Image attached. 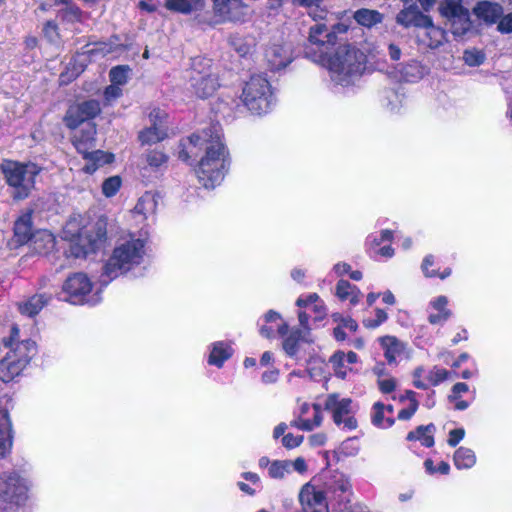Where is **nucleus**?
<instances>
[{
	"instance_id": "69168bd1",
	"label": "nucleus",
	"mask_w": 512,
	"mask_h": 512,
	"mask_svg": "<svg viewBox=\"0 0 512 512\" xmlns=\"http://www.w3.org/2000/svg\"><path fill=\"white\" fill-rule=\"evenodd\" d=\"M497 29L501 33L512 32V13H509L502 18L500 17Z\"/></svg>"
},
{
	"instance_id": "ddd939ff",
	"label": "nucleus",
	"mask_w": 512,
	"mask_h": 512,
	"mask_svg": "<svg viewBox=\"0 0 512 512\" xmlns=\"http://www.w3.org/2000/svg\"><path fill=\"white\" fill-rule=\"evenodd\" d=\"M3 347L7 349L5 356L23 367L28 364L36 350L35 342L31 340H19V330L16 326L12 327L10 336L4 338Z\"/></svg>"
},
{
	"instance_id": "603ef678",
	"label": "nucleus",
	"mask_w": 512,
	"mask_h": 512,
	"mask_svg": "<svg viewBox=\"0 0 512 512\" xmlns=\"http://www.w3.org/2000/svg\"><path fill=\"white\" fill-rule=\"evenodd\" d=\"M463 60L467 65L475 67L481 65L484 62L485 55L480 50L469 49L464 52Z\"/></svg>"
},
{
	"instance_id": "e433bc0d",
	"label": "nucleus",
	"mask_w": 512,
	"mask_h": 512,
	"mask_svg": "<svg viewBox=\"0 0 512 512\" xmlns=\"http://www.w3.org/2000/svg\"><path fill=\"white\" fill-rule=\"evenodd\" d=\"M233 349L230 344L223 341H218L212 344L211 351L208 357V363L221 367L223 363L232 356Z\"/></svg>"
},
{
	"instance_id": "2eb2a0df",
	"label": "nucleus",
	"mask_w": 512,
	"mask_h": 512,
	"mask_svg": "<svg viewBox=\"0 0 512 512\" xmlns=\"http://www.w3.org/2000/svg\"><path fill=\"white\" fill-rule=\"evenodd\" d=\"M92 283L84 273H75L67 278L63 284L64 298L72 304L91 303L90 292Z\"/></svg>"
},
{
	"instance_id": "72a5a7b5",
	"label": "nucleus",
	"mask_w": 512,
	"mask_h": 512,
	"mask_svg": "<svg viewBox=\"0 0 512 512\" xmlns=\"http://www.w3.org/2000/svg\"><path fill=\"white\" fill-rule=\"evenodd\" d=\"M83 157L87 161L83 170L89 174L94 173L99 167L109 164L114 160L112 154L101 150H89L87 154H83Z\"/></svg>"
},
{
	"instance_id": "09e8293b",
	"label": "nucleus",
	"mask_w": 512,
	"mask_h": 512,
	"mask_svg": "<svg viewBox=\"0 0 512 512\" xmlns=\"http://www.w3.org/2000/svg\"><path fill=\"white\" fill-rule=\"evenodd\" d=\"M392 239V231L383 230L380 234H371L367 237L366 243L371 253L380 247L384 241H390Z\"/></svg>"
},
{
	"instance_id": "052dcab7",
	"label": "nucleus",
	"mask_w": 512,
	"mask_h": 512,
	"mask_svg": "<svg viewBox=\"0 0 512 512\" xmlns=\"http://www.w3.org/2000/svg\"><path fill=\"white\" fill-rule=\"evenodd\" d=\"M377 385L382 393L389 394L396 389L397 380L393 377L378 378Z\"/></svg>"
},
{
	"instance_id": "6ab92c4d",
	"label": "nucleus",
	"mask_w": 512,
	"mask_h": 512,
	"mask_svg": "<svg viewBox=\"0 0 512 512\" xmlns=\"http://www.w3.org/2000/svg\"><path fill=\"white\" fill-rule=\"evenodd\" d=\"M100 111V104L96 100H88L74 104L67 110L64 122L68 128L76 129L83 122L97 116Z\"/></svg>"
},
{
	"instance_id": "39448f33",
	"label": "nucleus",
	"mask_w": 512,
	"mask_h": 512,
	"mask_svg": "<svg viewBox=\"0 0 512 512\" xmlns=\"http://www.w3.org/2000/svg\"><path fill=\"white\" fill-rule=\"evenodd\" d=\"M300 5L307 7L309 16L316 22L311 25L308 33V42L305 55L312 60L311 53L327 55V50L335 45V37L330 27L321 22L328 21V11L320 8L321 0H296Z\"/></svg>"
},
{
	"instance_id": "7c9ffc66",
	"label": "nucleus",
	"mask_w": 512,
	"mask_h": 512,
	"mask_svg": "<svg viewBox=\"0 0 512 512\" xmlns=\"http://www.w3.org/2000/svg\"><path fill=\"white\" fill-rule=\"evenodd\" d=\"M448 298L438 296L429 302L428 321L433 325L445 323L451 316V311L447 308Z\"/></svg>"
},
{
	"instance_id": "f03ea898",
	"label": "nucleus",
	"mask_w": 512,
	"mask_h": 512,
	"mask_svg": "<svg viewBox=\"0 0 512 512\" xmlns=\"http://www.w3.org/2000/svg\"><path fill=\"white\" fill-rule=\"evenodd\" d=\"M107 222L98 219L91 223L84 215L76 214L69 218L62 230V239L69 243V253L76 257H85L94 252L106 240Z\"/></svg>"
},
{
	"instance_id": "f3484780",
	"label": "nucleus",
	"mask_w": 512,
	"mask_h": 512,
	"mask_svg": "<svg viewBox=\"0 0 512 512\" xmlns=\"http://www.w3.org/2000/svg\"><path fill=\"white\" fill-rule=\"evenodd\" d=\"M0 502L19 504L25 499L27 485L16 473H3L0 476Z\"/></svg>"
},
{
	"instance_id": "dca6fc26",
	"label": "nucleus",
	"mask_w": 512,
	"mask_h": 512,
	"mask_svg": "<svg viewBox=\"0 0 512 512\" xmlns=\"http://www.w3.org/2000/svg\"><path fill=\"white\" fill-rule=\"evenodd\" d=\"M299 502L305 512H329L330 504L322 485L304 484L299 492Z\"/></svg>"
},
{
	"instance_id": "bf43d9fd",
	"label": "nucleus",
	"mask_w": 512,
	"mask_h": 512,
	"mask_svg": "<svg viewBox=\"0 0 512 512\" xmlns=\"http://www.w3.org/2000/svg\"><path fill=\"white\" fill-rule=\"evenodd\" d=\"M44 36L51 43H57L59 41L58 27L55 22L48 21L43 27Z\"/></svg>"
},
{
	"instance_id": "4468645a",
	"label": "nucleus",
	"mask_w": 512,
	"mask_h": 512,
	"mask_svg": "<svg viewBox=\"0 0 512 512\" xmlns=\"http://www.w3.org/2000/svg\"><path fill=\"white\" fill-rule=\"evenodd\" d=\"M298 320L300 328L292 329L282 343L283 350L289 357H296L303 343L313 342L309 316L305 311L298 312Z\"/></svg>"
},
{
	"instance_id": "a19ab883",
	"label": "nucleus",
	"mask_w": 512,
	"mask_h": 512,
	"mask_svg": "<svg viewBox=\"0 0 512 512\" xmlns=\"http://www.w3.org/2000/svg\"><path fill=\"white\" fill-rule=\"evenodd\" d=\"M371 421L374 426L381 429L390 428L395 423V419L385 413L384 404L381 402H376L373 404L371 411Z\"/></svg>"
},
{
	"instance_id": "ea45409f",
	"label": "nucleus",
	"mask_w": 512,
	"mask_h": 512,
	"mask_svg": "<svg viewBox=\"0 0 512 512\" xmlns=\"http://www.w3.org/2000/svg\"><path fill=\"white\" fill-rule=\"evenodd\" d=\"M355 21L364 27L371 28L383 21V15L377 10L362 8L354 12Z\"/></svg>"
},
{
	"instance_id": "4be33fe9",
	"label": "nucleus",
	"mask_w": 512,
	"mask_h": 512,
	"mask_svg": "<svg viewBox=\"0 0 512 512\" xmlns=\"http://www.w3.org/2000/svg\"><path fill=\"white\" fill-rule=\"evenodd\" d=\"M425 369L420 366L413 372V385L418 389H428L430 386H437L447 380L450 372L439 366H434L423 379Z\"/></svg>"
},
{
	"instance_id": "f257e3e1",
	"label": "nucleus",
	"mask_w": 512,
	"mask_h": 512,
	"mask_svg": "<svg viewBox=\"0 0 512 512\" xmlns=\"http://www.w3.org/2000/svg\"><path fill=\"white\" fill-rule=\"evenodd\" d=\"M192 148L204 149V156L200 159L196 174L199 182L207 189L219 185L229 166V153L223 143L221 126L211 124L209 127L194 133L189 137Z\"/></svg>"
},
{
	"instance_id": "8fccbe9b",
	"label": "nucleus",
	"mask_w": 512,
	"mask_h": 512,
	"mask_svg": "<svg viewBox=\"0 0 512 512\" xmlns=\"http://www.w3.org/2000/svg\"><path fill=\"white\" fill-rule=\"evenodd\" d=\"M388 319V314L385 310L381 308H376L374 310V317H367L363 319V325L364 327L368 329H375L378 328L380 325L385 323Z\"/></svg>"
},
{
	"instance_id": "e2e57ef3",
	"label": "nucleus",
	"mask_w": 512,
	"mask_h": 512,
	"mask_svg": "<svg viewBox=\"0 0 512 512\" xmlns=\"http://www.w3.org/2000/svg\"><path fill=\"white\" fill-rule=\"evenodd\" d=\"M290 472L292 470L299 474H305L308 471V465L303 457H297L294 460H287Z\"/></svg>"
},
{
	"instance_id": "9d476101",
	"label": "nucleus",
	"mask_w": 512,
	"mask_h": 512,
	"mask_svg": "<svg viewBox=\"0 0 512 512\" xmlns=\"http://www.w3.org/2000/svg\"><path fill=\"white\" fill-rule=\"evenodd\" d=\"M322 486L332 510L343 511L348 508L353 489L345 474L334 472L326 476Z\"/></svg>"
},
{
	"instance_id": "3c124183",
	"label": "nucleus",
	"mask_w": 512,
	"mask_h": 512,
	"mask_svg": "<svg viewBox=\"0 0 512 512\" xmlns=\"http://www.w3.org/2000/svg\"><path fill=\"white\" fill-rule=\"evenodd\" d=\"M122 180L119 176H111L104 180L102 184V193L106 197H113L120 189Z\"/></svg>"
},
{
	"instance_id": "b1692460",
	"label": "nucleus",
	"mask_w": 512,
	"mask_h": 512,
	"mask_svg": "<svg viewBox=\"0 0 512 512\" xmlns=\"http://www.w3.org/2000/svg\"><path fill=\"white\" fill-rule=\"evenodd\" d=\"M296 305L300 308V311H305L309 317L308 311L312 312L314 314V321H321L327 315L324 301L316 293L299 296L296 300Z\"/></svg>"
},
{
	"instance_id": "4d7b16f0",
	"label": "nucleus",
	"mask_w": 512,
	"mask_h": 512,
	"mask_svg": "<svg viewBox=\"0 0 512 512\" xmlns=\"http://www.w3.org/2000/svg\"><path fill=\"white\" fill-rule=\"evenodd\" d=\"M332 319L334 322L341 325L343 329H347L350 332H356L358 329L357 322L350 317H343L340 313L332 314Z\"/></svg>"
},
{
	"instance_id": "c85d7f7f",
	"label": "nucleus",
	"mask_w": 512,
	"mask_h": 512,
	"mask_svg": "<svg viewBox=\"0 0 512 512\" xmlns=\"http://www.w3.org/2000/svg\"><path fill=\"white\" fill-rule=\"evenodd\" d=\"M266 58L273 69L286 67L292 60V52L289 45L273 44L266 50Z\"/></svg>"
},
{
	"instance_id": "864d4df0",
	"label": "nucleus",
	"mask_w": 512,
	"mask_h": 512,
	"mask_svg": "<svg viewBox=\"0 0 512 512\" xmlns=\"http://www.w3.org/2000/svg\"><path fill=\"white\" fill-rule=\"evenodd\" d=\"M128 67L117 66L110 71V81L112 84L121 86L127 82L128 79Z\"/></svg>"
},
{
	"instance_id": "423d86ee",
	"label": "nucleus",
	"mask_w": 512,
	"mask_h": 512,
	"mask_svg": "<svg viewBox=\"0 0 512 512\" xmlns=\"http://www.w3.org/2000/svg\"><path fill=\"white\" fill-rule=\"evenodd\" d=\"M0 169L6 183L13 189L12 197L16 200H23L30 195L35 187V177L40 172V168L34 163L12 160H3Z\"/></svg>"
},
{
	"instance_id": "0e129e2a",
	"label": "nucleus",
	"mask_w": 512,
	"mask_h": 512,
	"mask_svg": "<svg viewBox=\"0 0 512 512\" xmlns=\"http://www.w3.org/2000/svg\"><path fill=\"white\" fill-rule=\"evenodd\" d=\"M419 403L417 399H412L407 408L401 409L398 413L399 420H409L417 411Z\"/></svg>"
},
{
	"instance_id": "412c9836",
	"label": "nucleus",
	"mask_w": 512,
	"mask_h": 512,
	"mask_svg": "<svg viewBox=\"0 0 512 512\" xmlns=\"http://www.w3.org/2000/svg\"><path fill=\"white\" fill-rule=\"evenodd\" d=\"M387 73L389 77L399 82H417L428 73V68L418 61L411 60L391 68Z\"/></svg>"
},
{
	"instance_id": "a18cd8bd",
	"label": "nucleus",
	"mask_w": 512,
	"mask_h": 512,
	"mask_svg": "<svg viewBox=\"0 0 512 512\" xmlns=\"http://www.w3.org/2000/svg\"><path fill=\"white\" fill-rule=\"evenodd\" d=\"M46 302L44 295H34L29 300L19 304V310L24 315L34 316L39 313Z\"/></svg>"
},
{
	"instance_id": "f8f14e48",
	"label": "nucleus",
	"mask_w": 512,
	"mask_h": 512,
	"mask_svg": "<svg viewBox=\"0 0 512 512\" xmlns=\"http://www.w3.org/2000/svg\"><path fill=\"white\" fill-rule=\"evenodd\" d=\"M213 20L210 24L243 23L249 17V8L244 0H211Z\"/></svg>"
},
{
	"instance_id": "13d9d810",
	"label": "nucleus",
	"mask_w": 512,
	"mask_h": 512,
	"mask_svg": "<svg viewBox=\"0 0 512 512\" xmlns=\"http://www.w3.org/2000/svg\"><path fill=\"white\" fill-rule=\"evenodd\" d=\"M424 467L429 474L440 473L445 475L448 474L450 470V466L447 462L441 461L438 466H435L430 459L425 460Z\"/></svg>"
},
{
	"instance_id": "aec40b11",
	"label": "nucleus",
	"mask_w": 512,
	"mask_h": 512,
	"mask_svg": "<svg viewBox=\"0 0 512 512\" xmlns=\"http://www.w3.org/2000/svg\"><path fill=\"white\" fill-rule=\"evenodd\" d=\"M166 113L160 109H154L149 114L151 126L139 134L142 144H153L162 141L167 136Z\"/></svg>"
},
{
	"instance_id": "9b49d317",
	"label": "nucleus",
	"mask_w": 512,
	"mask_h": 512,
	"mask_svg": "<svg viewBox=\"0 0 512 512\" xmlns=\"http://www.w3.org/2000/svg\"><path fill=\"white\" fill-rule=\"evenodd\" d=\"M439 11L448 20L450 30L455 37H463L472 30L470 13L463 7L462 0H443Z\"/></svg>"
},
{
	"instance_id": "5fc2aeb1",
	"label": "nucleus",
	"mask_w": 512,
	"mask_h": 512,
	"mask_svg": "<svg viewBox=\"0 0 512 512\" xmlns=\"http://www.w3.org/2000/svg\"><path fill=\"white\" fill-rule=\"evenodd\" d=\"M113 52H114V47H113L112 44L105 43V42H99V43H95L93 45V47L88 48L82 54V56H84L85 54H88V55H91V56H96V55L106 56V55L111 54Z\"/></svg>"
},
{
	"instance_id": "680f3d73",
	"label": "nucleus",
	"mask_w": 512,
	"mask_h": 512,
	"mask_svg": "<svg viewBox=\"0 0 512 512\" xmlns=\"http://www.w3.org/2000/svg\"><path fill=\"white\" fill-rule=\"evenodd\" d=\"M304 441L303 435H294L292 433H288L282 437V445L286 449H294L299 447Z\"/></svg>"
},
{
	"instance_id": "de8ad7c7",
	"label": "nucleus",
	"mask_w": 512,
	"mask_h": 512,
	"mask_svg": "<svg viewBox=\"0 0 512 512\" xmlns=\"http://www.w3.org/2000/svg\"><path fill=\"white\" fill-rule=\"evenodd\" d=\"M289 463L287 460H273L269 469L268 476L272 479L281 480L290 474Z\"/></svg>"
},
{
	"instance_id": "a878e982",
	"label": "nucleus",
	"mask_w": 512,
	"mask_h": 512,
	"mask_svg": "<svg viewBox=\"0 0 512 512\" xmlns=\"http://www.w3.org/2000/svg\"><path fill=\"white\" fill-rule=\"evenodd\" d=\"M429 18L421 13L415 5H410L397 14L396 22L404 28H421V26L429 24Z\"/></svg>"
},
{
	"instance_id": "a211bd4d",
	"label": "nucleus",
	"mask_w": 512,
	"mask_h": 512,
	"mask_svg": "<svg viewBox=\"0 0 512 512\" xmlns=\"http://www.w3.org/2000/svg\"><path fill=\"white\" fill-rule=\"evenodd\" d=\"M323 413L319 404L310 405L303 402L299 405L298 415L290 425L302 431H312L322 425Z\"/></svg>"
},
{
	"instance_id": "473e14b6",
	"label": "nucleus",
	"mask_w": 512,
	"mask_h": 512,
	"mask_svg": "<svg viewBox=\"0 0 512 512\" xmlns=\"http://www.w3.org/2000/svg\"><path fill=\"white\" fill-rule=\"evenodd\" d=\"M95 134V126L91 123H87L81 131L74 134L73 143L79 153L87 154L94 147Z\"/></svg>"
},
{
	"instance_id": "79ce46f5",
	"label": "nucleus",
	"mask_w": 512,
	"mask_h": 512,
	"mask_svg": "<svg viewBox=\"0 0 512 512\" xmlns=\"http://www.w3.org/2000/svg\"><path fill=\"white\" fill-rule=\"evenodd\" d=\"M435 427L433 424L426 426H419L415 431H411L407 435L408 441L418 440L425 447H432L434 445V433Z\"/></svg>"
},
{
	"instance_id": "f704fd0d",
	"label": "nucleus",
	"mask_w": 512,
	"mask_h": 512,
	"mask_svg": "<svg viewBox=\"0 0 512 512\" xmlns=\"http://www.w3.org/2000/svg\"><path fill=\"white\" fill-rule=\"evenodd\" d=\"M32 235V211H27L16 220L14 236L18 243L25 244L31 239Z\"/></svg>"
},
{
	"instance_id": "338daca9",
	"label": "nucleus",
	"mask_w": 512,
	"mask_h": 512,
	"mask_svg": "<svg viewBox=\"0 0 512 512\" xmlns=\"http://www.w3.org/2000/svg\"><path fill=\"white\" fill-rule=\"evenodd\" d=\"M122 94V89L120 86L111 84L104 91V97L107 102H111L117 98H119Z\"/></svg>"
},
{
	"instance_id": "5701e85b",
	"label": "nucleus",
	"mask_w": 512,
	"mask_h": 512,
	"mask_svg": "<svg viewBox=\"0 0 512 512\" xmlns=\"http://www.w3.org/2000/svg\"><path fill=\"white\" fill-rule=\"evenodd\" d=\"M379 342L389 364H396L399 360L409 357L407 345L395 336L380 337Z\"/></svg>"
},
{
	"instance_id": "58836bf2",
	"label": "nucleus",
	"mask_w": 512,
	"mask_h": 512,
	"mask_svg": "<svg viewBox=\"0 0 512 512\" xmlns=\"http://www.w3.org/2000/svg\"><path fill=\"white\" fill-rule=\"evenodd\" d=\"M336 295L341 300H348L351 305H356L360 301L362 293L355 285L340 280L336 285Z\"/></svg>"
},
{
	"instance_id": "7ed1b4c3",
	"label": "nucleus",
	"mask_w": 512,
	"mask_h": 512,
	"mask_svg": "<svg viewBox=\"0 0 512 512\" xmlns=\"http://www.w3.org/2000/svg\"><path fill=\"white\" fill-rule=\"evenodd\" d=\"M310 55L312 61L327 68L331 80L341 86L355 84L366 68L365 54L351 44L340 45L333 56Z\"/></svg>"
},
{
	"instance_id": "393cba45",
	"label": "nucleus",
	"mask_w": 512,
	"mask_h": 512,
	"mask_svg": "<svg viewBox=\"0 0 512 512\" xmlns=\"http://www.w3.org/2000/svg\"><path fill=\"white\" fill-rule=\"evenodd\" d=\"M420 29L417 39L428 48H438L445 40V31L435 26L431 18H429V24L421 26Z\"/></svg>"
},
{
	"instance_id": "774afa93",
	"label": "nucleus",
	"mask_w": 512,
	"mask_h": 512,
	"mask_svg": "<svg viewBox=\"0 0 512 512\" xmlns=\"http://www.w3.org/2000/svg\"><path fill=\"white\" fill-rule=\"evenodd\" d=\"M465 436V430L463 428L453 429L449 432L448 444L455 447Z\"/></svg>"
},
{
	"instance_id": "6e6d98bb",
	"label": "nucleus",
	"mask_w": 512,
	"mask_h": 512,
	"mask_svg": "<svg viewBox=\"0 0 512 512\" xmlns=\"http://www.w3.org/2000/svg\"><path fill=\"white\" fill-rule=\"evenodd\" d=\"M168 157L161 151H150L146 155L148 165L153 169H158L166 164Z\"/></svg>"
},
{
	"instance_id": "2f4dec72",
	"label": "nucleus",
	"mask_w": 512,
	"mask_h": 512,
	"mask_svg": "<svg viewBox=\"0 0 512 512\" xmlns=\"http://www.w3.org/2000/svg\"><path fill=\"white\" fill-rule=\"evenodd\" d=\"M164 7L174 13L189 15L204 10L206 0H165Z\"/></svg>"
},
{
	"instance_id": "0eeeda50",
	"label": "nucleus",
	"mask_w": 512,
	"mask_h": 512,
	"mask_svg": "<svg viewBox=\"0 0 512 512\" xmlns=\"http://www.w3.org/2000/svg\"><path fill=\"white\" fill-rule=\"evenodd\" d=\"M242 102L255 115L267 113L272 105L273 96L268 80L262 75H254L245 84Z\"/></svg>"
},
{
	"instance_id": "37998d69",
	"label": "nucleus",
	"mask_w": 512,
	"mask_h": 512,
	"mask_svg": "<svg viewBox=\"0 0 512 512\" xmlns=\"http://www.w3.org/2000/svg\"><path fill=\"white\" fill-rule=\"evenodd\" d=\"M25 367L20 366L19 363L10 360L6 356L0 361V380L3 382H10L18 376Z\"/></svg>"
},
{
	"instance_id": "bb28decb",
	"label": "nucleus",
	"mask_w": 512,
	"mask_h": 512,
	"mask_svg": "<svg viewBox=\"0 0 512 512\" xmlns=\"http://www.w3.org/2000/svg\"><path fill=\"white\" fill-rule=\"evenodd\" d=\"M264 324L260 326V334L266 338H272L275 331L284 336L288 331V325L281 315L273 310L268 311L263 317Z\"/></svg>"
},
{
	"instance_id": "49530a36",
	"label": "nucleus",
	"mask_w": 512,
	"mask_h": 512,
	"mask_svg": "<svg viewBox=\"0 0 512 512\" xmlns=\"http://www.w3.org/2000/svg\"><path fill=\"white\" fill-rule=\"evenodd\" d=\"M65 5L66 7L61 9L58 13L62 21L69 23L82 22L84 13L81 9L72 2Z\"/></svg>"
},
{
	"instance_id": "cd10ccee",
	"label": "nucleus",
	"mask_w": 512,
	"mask_h": 512,
	"mask_svg": "<svg viewBox=\"0 0 512 512\" xmlns=\"http://www.w3.org/2000/svg\"><path fill=\"white\" fill-rule=\"evenodd\" d=\"M473 13L479 20L491 25L497 23L503 15V8L495 2L480 1L474 6Z\"/></svg>"
},
{
	"instance_id": "4c0bfd02",
	"label": "nucleus",
	"mask_w": 512,
	"mask_h": 512,
	"mask_svg": "<svg viewBox=\"0 0 512 512\" xmlns=\"http://www.w3.org/2000/svg\"><path fill=\"white\" fill-rule=\"evenodd\" d=\"M157 208V199L151 192H147L142 195L137 204L134 207V213L147 219L149 216H153Z\"/></svg>"
},
{
	"instance_id": "c9c22d12",
	"label": "nucleus",
	"mask_w": 512,
	"mask_h": 512,
	"mask_svg": "<svg viewBox=\"0 0 512 512\" xmlns=\"http://www.w3.org/2000/svg\"><path fill=\"white\" fill-rule=\"evenodd\" d=\"M12 446V426L8 412L0 410V458L10 450Z\"/></svg>"
},
{
	"instance_id": "c756f323",
	"label": "nucleus",
	"mask_w": 512,
	"mask_h": 512,
	"mask_svg": "<svg viewBox=\"0 0 512 512\" xmlns=\"http://www.w3.org/2000/svg\"><path fill=\"white\" fill-rule=\"evenodd\" d=\"M358 362V356L356 353L350 351L344 353L342 351L335 352L331 358L330 363L337 377L345 379L349 372L352 371L350 365Z\"/></svg>"
},
{
	"instance_id": "c03bdc74",
	"label": "nucleus",
	"mask_w": 512,
	"mask_h": 512,
	"mask_svg": "<svg viewBox=\"0 0 512 512\" xmlns=\"http://www.w3.org/2000/svg\"><path fill=\"white\" fill-rule=\"evenodd\" d=\"M476 463L474 452L465 447H460L455 451L454 464L458 469H469Z\"/></svg>"
},
{
	"instance_id": "6e6552de",
	"label": "nucleus",
	"mask_w": 512,
	"mask_h": 512,
	"mask_svg": "<svg viewBox=\"0 0 512 512\" xmlns=\"http://www.w3.org/2000/svg\"><path fill=\"white\" fill-rule=\"evenodd\" d=\"M189 85L199 98L212 96L219 87L218 76L212 69L210 59L195 57L188 72Z\"/></svg>"
},
{
	"instance_id": "1a4fd4ad",
	"label": "nucleus",
	"mask_w": 512,
	"mask_h": 512,
	"mask_svg": "<svg viewBox=\"0 0 512 512\" xmlns=\"http://www.w3.org/2000/svg\"><path fill=\"white\" fill-rule=\"evenodd\" d=\"M324 409L331 414L333 422L341 429L353 431L357 428L358 423L355 418L357 405L351 398L331 393L325 399Z\"/></svg>"
},
{
	"instance_id": "20e7f679",
	"label": "nucleus",
	"mask_w": 512,
	"mask_h": 512,
	"mask_svg": "<svg viewBox=\"0 0 512 512\" xmlns=\"http://www.w3.org/2000/svg\"><path fill=\"white\" fill-rule=\"evenodd\" d=\"M144 246V241L133 235L119 239L103 268L101 283L107 285L113 279L138 266L144 256Z\"/></svg>"
}]
</instances>
